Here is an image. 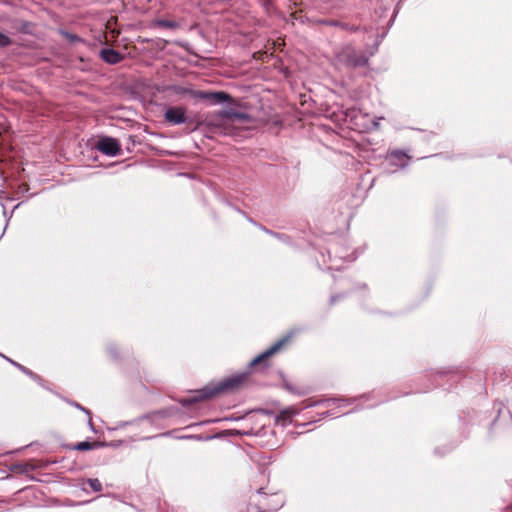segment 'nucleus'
<instances>
[{"mask_svg":"<svg viewBox=\"0 0 512 512\" xmlns=\"http://www.w3.org/2000/svg\"><path fill=\"white\" fill-rule=\"evenodd\" d=\"M251 122L250 116L245 113L225 110L208 120L213 132L222 135L234 136L238 130Z\"/></svg>","mask_w":512,"mask_h":512,"instance_id":"1","label":"nucleus"},{"mask_svg":"<svg viewBox=\"0 0 512 512\" xmlns=\"http://www.w3.org/2000/svg\"><path fill=\"white\" fill-rule=\"evenodd\" d=\"M283 497L278 493L267 494L260 489L256 495V504L253 507L263 509L265 512L276 511L283 506Z\"/></svg>","mask_w":512,"mask_h":512,"instance_id":"2","label":"nucleus"},{"mask_svg":"<svg viewBox=\"0 0 512 512\" xmlns=\"http://www.w3.org/2000/svg\"><path fill=\"white\" fill-rule=\"evenodd\" d=\"M244 379H245L244 375L229 378L213 389H210V390L205 389V390L201 391L200 397L201 398H209V397H212V396L218 394L219 392L224 391L225 389L235 388L239 384H241L244 381Z\"/></svg>","mask_w":512,"mask_h":512,"instance_id":"3","label":"nucleus"},{"mask_svg":"<svg viewBox=\"0 0 512 512\" xmlns=\"http://www.w3.org/2000/svg\"><path fill=\"white\" fill-rule=\"evenodd\" d=\"M96 147L101 153L108 156H115L120 152L119 142L111 137H105L100 139Z\"/></svg>","mask_w":512,"mask_h":512,"instance_id":"4","label":"nucleus"},{"mask_svg":"<svg viewBox=\"0 0 512 512\" xmlns=\"http://www.w3.org/2000/svg\"><path fill=\"white\" fill-rule=\"evenodd\" d=\"M165 119L173 125H179L187 121L186 110L183 107H169L165 112Z\"/></svg>","mask_w":512,"mask_h":512,"instance_id":"5","label":"nucleus"},{"mask_svg":"<svg viewBox=\"0 0 512 512\" xmlns=\"http://www.w3.org/2000/svg\"><path fill=\"white\" fill-rule=\"evenodd\" d=\"M195 97L203 100H208L213 104L225 103L231 100V97L225 92H206L197 91Z\"/></svg>","mask_w":512,"mask_h":512,"instance_id":"6","label":"nucleus"},{"mask_svg":"<svg viewBox=\"0 0 512 512\" xmlns=\"http://www.w3.org/2000/svg\"><path fill=\"white\" fill-rule=\"evenodd\" d=\"M288 341V338H284L280 341H278L277 343H275L273 346H271L269 349H267L265 352H263L262 354H260L259 356H257L255 359L252 360L251 362V366H255L261 362H263L264 360H266L267 358H269L270 356H272L273 354H275L276 352H278L281 347Z\"/></svg>","mask_w":512,"mask_h":512,"instance_id":"7","label":"nucleus"},{"mask_svg":"<svg viewBox=\"0 0 512 512\" xmlns=\"http://www.w3.org/2000/svg\"><path fill=\"white\" fill-rule=\"evenodd\" d=\"M100 57L103 61L112 65L117 64L123 60V55L110 48L102 49L100 52Z\"/></svg>","mask_w":512,"mask_h":512,"instance_id":"8","label":"nucleus"},{"mask_svg":"<svg viewBox=\"0 0 512 512\" xmlns=\"http://www.w3.org/2000/svg\"><path fill=\"white\" fill-rule=\"evenodd\" d=\"M354 51L351 48H346L340 54V60H345L349 66H359L362 64L361 60L353 56Z\"/></svg>","mask_w":512,"mask_h":512,"instance_id":"9","label":"nucleus"},{"mask_svg":"<svg viewBox=\"0 0 512 512\" xmlns=\"http://www.w3.org/2000/svg\"><path fill=\"white\" fill-rule=\"evenodd\" d=\"M87 483L94 492L102 491V484L98 479H88Z\"/></svg>","mask_w":512,"mask_h":512,"instance_id":"10","label":"nucleus"},{"mask_svg":"<svg viewBox=\"0 0 512 512\" xmlns=\"http://www.w3.org/2000/svg\"><path fill=\"white\" fill-rule=\"evenodd\" d=\"M94 446H95V443H91V442H88V441H83V442H79L75 446V449L79 450V451H86V450L92 449Z\"/></svg>","mask_w":512,"mask_h":512,"instance_id":"11","label":"nucleus"},{"mask_svg":"<svg viewBox=\"0 0 512 512\" xmlns=\"http://www.w3.org/2000/svg\"><path fill=\"white\" fill-rule=\"evenodd\" d=\"M157 24L161 27L170 28V29H174V28L178 27V24L176 22L170 21V20H159L157 22Z\"/></svg>","mask_w":512,"mask_h":512,"instance_id":"12","label":"nucleus"},{"mask_svg":"<svg viewBox=\"0 0 512 512\" xmlns=\"http://www.w3.org/2000/svg\"><path fill=\"white\" fill-rule=\"evenodd\" d=\"M10 44H11L10 38L7 35L0 32V47H7Z\"/></svg>","mask_w":512,"mask_h":512,"instance_id":"13","label":"nucleus"},{"mask_svg":"<svg viewBox=\"0 0 512 512\" xmlns=\"http://www.w3.org/2000/svg\"><path fill=\"white\" fill-rule=\"evenodd\" d=\"M391 158L402 162L406 158V155L403 152L396 151L391 154Z\"/></svg>","mask_w":512,"mask_h":512,"instance_id":"14","label":"nucleus"},{"mask_svg":"<svg viewBox=\"0 0 512 512\" xmlns=\"http://www.w3.org/2000/svg\"><path fill=\"white\" fill-rule=\"evenodd\" d=\"M255 504H256V497L254 498V501L247 506L246 512H265V511H263V509L253 507Z\"/></svg>","mask_w":512,"mask_h":512,"instance_id":"15","label":"nucleus"},{"mask_svg":"<svg viewBox=\"0 0 512 512\" xmlns=\"http://www.w3.org/2000/svg\"><path fill=\"white\" fill-rule=\"evenodd\" d=\"M293 412L291 410H284V411H281L280 415L278 416V419H287V418H290L292 416Z\"/></svg>","mask_w":512,"mask_h":512,"instance_id":"16","label":"nucleus"},{"mask_svg":"<svg viewBox=\"0 0 512 512\" xmlns=\"http://www.w3.org/2000/svg\"><path fill=\"white\" fill-rule=\"evenodd\" d=\"M326 24H329V25H336V22H325Z\"/></svg>","mask_w":512,"mask_h":512,"instance_id":"17","label":"nucleus"},{"mask_svg":"<svg viewBox=\"0 0 512 512\" xmlns=\"http://www.w3.org/2000/svg\"><path fill=\"white\" fill-rule=\"evenodd\" d=\"M77 408H80V409L84 410L86 413H88V411L85 410L84 408L80 407V405H77Z\"/></svg>","mask_w":512,"mask_h":512,"instance_id":"18","label":"nucleus"},{"mask_svg":"<svg viewBox=\"0 0 512 512\" xmlns=\"http://www.w3.org/2000/svg\"><path fill=\"white\" fill-rule=\"evenodd\" d=\"M335 400L334 399H328L327 402L330 403V402H334Z\"/></svg>","mask_w":512,"mask_h":512,"instance_id":"19","label":"nucleus"}]
</instances>
